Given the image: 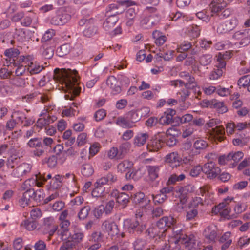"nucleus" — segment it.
I'll return each mask as SVG.
<instances>
[{
  "label": "nucleus",
  "instance_id": "34",
  "mask_svg": "<svg viewBox=\"0 0 250 250\" xmlns=\"http://www.w3.org/2000/svg\"><path fill=\"white\" fill-rule=\"evenodd\" d=\"M133 165V163L132 161L125 160L120 163L117 165V170L118 172L120 173H123L125 172L126 170L130 169Z\"/></svg>",
  "mask_w": 250,
  "mask_h": 250
},
{
  "label": "nucleus",
  "instance_id": "25",
  "mask_svg": "<svg viewBox=\"0 0 250 250\" xmlns=\"http://www.w3.org/2000/svg\"><path fill=\"white\" fill-rule=\"evenodd\" d=\"M133 201L135 204H138L141 207L146 208L149 205L150 199L145 198V195L142 192H138L135 194L133 197Z\"/></svg>",
  "mask_w": 250,
  "mask_h": 250
},
{
  "label": "nucleus",
  "instance_id": "22",
  "mask_svg": "<svg viewBox=\"0 0 250 250\" xmlns=\"http://www.w3.org/2000/svg\"><path fill=\"white\" fill-rule=\"evenodd\" d=\"M20 60L22 61L21 64H18L17 63H15V64H13L16 67L15 70L16 75L17 76H20L28 75V72H27V67L26 66L25 56H20Z\"/></svg>",
  "mask_w": 250,
  "mask_h": 250
},
{
  "label": "nucleus",
  "instance_id": "2",
  "mask_svg": "<svg viewBox=\"0 0 250 250\" xmlns=\"http://www.w3.org/2000/svg\"><path fill=\"white\" fill-rule=\"evenodd\" d=\"M234 206V211L236 214H240L246 209L244 204L236 203L233 197H228L218 205L214 207L212 209V212L215 214H220L224 217L230 215L231 211L230 206Z\"/></svg>",
  "mask_w": 250,
  "mask_h": 250
},
{
  "label": "nucleus",
  "instance_id": "35",
  "mask_svg": "<svg viewBox=\"0 0 250 250\" xmlns=\"http://www.w3.org/2000/svg\"><path fill=\"white\" fill-rule=\"evenodd\" d=\"M81 171L84 177H89L94 173V170L91 164L86 163L82 166Z\"/></svg>",
  "mask_w": 250,
  "mask_h": 250
},
{
  "label": "nucleus",
  "instance_id": "14",
  "mask_svg": "<svg viewBox=\"0 0 250 250\" xmlns=\"http://www.w3.org/2000/svg\"><path fill=\"white\" fill-rule=\"evenodd\" d=\"M71 18V16L67 11L62 10L51 19V22L55 25H62L66 23Z\"/></svg>",
  "mask_w": 250,
  "mask_h": 250
},
{
  "label": "nucleus",
  "instance_id": "41",
  "mask_svg": "<svg viewBox=\"0 0 250 250\" xmlns=\"http://www.w3.org/2000/svg\"><path fill=\"white\" fill-rule=\"evenodd\" d=\"M126 116L133 127L136 126L135 123L140 119L139 114L136 111H131L127 114Z\"/></svg>",
  "mask_w": 250,
  "mask_h": 250
},
{
  "label": "nucleus",
  "instance_id": "53",
  "mask_svg": "<svg viewBox=\"0 0 250 250\" xmlns=\"http://www.w3.org/2000/svg\"><path fill=\"white\" fill-rule=\"evenodd\" d=\"M250 83V75H245L241 77L238 81V85L240 88L248 87Z\"/></svg>",
  "mask_w": 250,
  "mask_h": 250
},
{
  "label": "nucleus",
  "instance_id": "11",
  "mask_svg": "<svg viewBox=\"0 0 250 250\" xmlns=\"http://www.w3.org/2000/svg\"><path fill=\"white\" fill-rule=\"evenodd\" d=\"M43 233L53 235L58 229V226L55 224V221L53 217H48L43 219V224L42 227Z\"/></svg>",
  "mask_w": 250,
  "mask_h": 250
},
{
  "label": "nucleus",
  "instance_id": "8",
  "mask_svg": "<svg viewBox=\"0 0 250 250\" xmlns=\"http://www.w3.org/2000/svg\"><path fill=\"white\" fill-rule=\"evenodd\" d=\"M220 168L213 162L205 164L203 167V172L210 179L216 177L220 173Z\"/></svg>",
  "mask_w": 250,
  "mask_h": 250
},
{
  "label": "nucleus",
  "instance_id": "17",
  "mask_svg": "<svg viewBox=\"0 0 250 250\" xmlns=\"http://www.w3.org/2000/svg\"><path fill=\"white\" fill-rule=\"evenodd\" d=\"M20 54L19 50L16 48H10L7 49L4 51V55L6 56V62L4 65L9 66L12 64H15V60Z\"/></svg>",
  "mask_w": 250,
  "mask_h": 250
},
{
  "label": "nucleus",
  "instance_id": "45",
  "mask_svg": "<svg viewBox=\"0 0 250 250\" xmlns=\"http://www.w3.org/2000/svg\"><path fill=\"white\" fill-rule=\"evenodd\" d=\"M33 190V193L31 196L35 201L40 202L43 200L44 197V193L43 190L38 189L36 191Z\"/></svg>",
  "mask_w": 250,
  "mask_h": 250
},
{
  "label": "nucleus",
  "instance_id": "10",
  "mask_svg": "<svg viewBox=\"0 0 250 250\" xmlns=\"http://www.w3.org/2000/svg\"><path fill=\"white\" fill-rule=\"evenodd\" d=\"M40 118L37 122V126L40 128L48 125L57 120L55 116H51L47 110H43L40 114Z\"/></svg>",
  "mask_w": 250,
  "mask_h": 250
},
{
  "label": "nucleus",
  "instance_id": "31",
  "mask_svg": "<svg viewBox=\"0 0 250 250\" xmlns=\"http://www.w3.org/2000/svg\"><path fill=\"white\" fill-rule=\"evenodd\" d=\"M38 225V223L37 221L33 219H26L22 221L21 224V226L27 230L32 231L37 228Z\"/></svg>",
  "mask_w": 250,
  "mask_h": 250
},
{
  "label": "nucleus",
  "instance_id": "38",
  "mask_svg": "<svg viewBox=\"0 0 250 250\" xmlns=\"http://www.w3.org/2000/svg\"><path fill=\"white\" fill-rule=\"evenodd\" d=\"M154 22L150 21V16H143L141 18L140 24L144 29H149L151 28L153 25Z\"/></svg>",
  "mask_w": 250,
  "mask_h": 250
},
{
  "label": "nucleus",
  "instance_id": "39",
  "mask_svg": "<svg viewBox=\"0 0 250 250\" xmlns=\"http://www.w3.org/2000/svg\"><path fill=\"white\" fill-rule=\"evenodd\" d=\"M212 60V55L211 54H205L200 56L199 62L201 65L206 66L210 64Z\"/></svg>",
  "mask_w": 250,
  "mask_h": 250
},
{
  "label": "nucleus",
  "instance_id": "64",
  "mask_svg": "<svg viewBox=\"0 0 250 250\" xmlns=\"http://www.w3.org/2000/svg\"><path fill=\"white\" fill-rule=\"evenodd\" d=\"M250 243V238L247 236L240 237L237 242V246L243 249L247 246Z\"/></svg>",
  "mask_w": 250,
  "mask_h": 250
},
{
  "label": "nucleus",
  "instance_id": "62",
  "mask_svg": "<svg viewBox=\"0 0 250 250\" xmlns=\"http://www.w3.org/2000/svg\"><path fill=\"white\" fill-rule=\"evenodd\" d=\"M174 54V51L173 50H168L165 53L160 52L157 54V56L160 58H163L165 61H169L171 59Z\"/></svg>",
  "mask_w": 250,
  "mask_h": 250
},
{
  "label": "nucleus",
  "instance_id": "49",
  "mask_svg": "<svg viewBox=\"0 0 250 250\" xmlns=\"http://www.w3.org/2000/svg\"><path fill=\"white\" fill-rule=\"evenodd\" d=\"M210 12L207 10H203L199 11L196 14L197 17L203 21L208 22L210 21V16L209 15Z\"/></svg>",
  "mask_w": 250,
  "mask_h": 250
},
{
  "label": "nucleus",
  "instance_id": "36",
  "mask_svg": "<svg viewBox=\"0 0 250 250\" xmlns=\"http://www.w3.org/2000/svg\"><path fill=\"white\" fill-rule=\"evenodd\" d=\"M153 37L155 40V42L157 45H162L166 42L167 37L162 32L156 30L153 32Z\"/></svg>",
  "mask_w": 250,
  "mask_h": 250
},
{
  "label": "nucleus",
  "instance_id": "54",
  "mask_svg": "<svg viewBox=\"0 0 250 250\" xmlns=\"http://www.w3.org/2000/svg\"><path fill=\"white\" fill-rule=\"evenodd\" d=\"M27 145L31 148H38L42 146V143L41 139L34 138L29 140Z\"/></svg>",
  "mask_w": 250,
  "mask_h": 250
},
{
  "label": "nucleus",
  "instance_id": "48",
  "mask_svg": "<svg viewBox=\"0 0 250 250\" xmlns=\"http://www.w3.org/2000/svg\"><path fill=\"white\" fill-rule=\"evenodd\" d=\"M95 188L92 191V195L94 197L104 196L107 193L105 192L104 187L95 186Z\"/></svg>",
  "mask_w": 250,
  "mask_h": 250
},
{
  "label": "nucleus",
  "instance_id": "4",
  "mask_svg": "<svg viewBox=\"0 0 250 250\" xmlns=\"http://www.w3.org/2000/svg\"><path fill=\"white\" fill-rule=\"evenodd\" d=\"M182 229H177V228L173 229V235L170 238L178 239V244L182 246V250H194L196 243L195 236L190 234L183 236Z\"/></svg>",
  "mask_w": 250,
  "mask_h": 250
},
{
  "label": "nucleus",
  "instance_id": "29",
  "mask_svg": "<svg viewBox=\"0 0 250 250\" xmlns=\"http://www.w3.org/2000/svg\"><path fill=\"white\" fill-rule=\"evenodd\" d=\"M149 135L147 133H139L133 139V144L135 146L140 147L145 145L148 139Z\"/></svg>",
  "mask_w": 250,
  "mask_h": 250
},
{
  "label": "nucleus",
  "instance_id": "15",
  "mask_svg": "<svg viewBox=\"0 0 250 250\" xmlns=\"http://www.w3.org/2000/svg\"><path fill=\"white\" fill-rule=\"evenodd\" d=\"M45 180H46V179H45V177L40 173L34 174L31 178L25 181L24 185L26 188L34 186L40 187L45 183Z\"/></svg>",
  "mask_w": 250,
  "mask_h": 250
},
{
  "label": "nucleus",
  "instance_id": "5",
  "mask_svg": "<svg viewBox=\"0 0 250 250\" xmlns=\"http://www.w3.org/2000/svg\"><path fill=\"white\" fill-rule=\"evenodd\" d=\"M220 123V121L218 119H210L206 124V125L208 127H211L212 129L209 131L210 135L215 139L219 142H222L225 138V129L222 125L216 126L214 128L213 126L216 125Z\"/></svg>",
  "mask_w": 250,
  "mask_h": 250
},
{
  "label": "nucleus",
  "instance_id": "32",
  "mask_svg": "<svg viewBox=\"0 0 250 250\" xmlns=\"http://www.w3.org/2000/svg\"><path fill=\"white\" fill-rule=\"evenodd\" d=\"M210 103V106L216 109L219 113L223 114L228 111L227 107L222 102H220L216 99H214L211 101Z\"/></svg>",
  "mask_w": 250,
  "mask_h": 250
},
{
  "label": "nucleus",
  "instance_id": "9",
  "mask_svg": "<svg viewBox=\"0 0 250 250\" xmlns=\"http://www.w3.org/2000/svg\"><path fill=\"white\" fill-rule=\"evenodd\" d=\"M72 234L70 232L68 241L71 242L72 244L76 245L78 244L83 241L84 237V233L83 229L77 226H73Z\"/></svg>",
  "mask_w": 250,
  "mask_h": 250
},
{
  "label": "nucleus",
  "instance_id": "19",
  "mask_svg": "<svg viewBox=\"0 0 250 250\" xmlns=\"http://www.w3.org/2000/svg\"><path fill=\"white\" fill-rule=\"evenodd\" d=\"M46 180L45 182L48 184V189H57L61 186V183L63 182V178L62 176L59 175H55L54 177L52 178L51 175L48 174L46 177H45Z\"/></svg>",
  "mask_w": 250,
  "mask_h": 250
},
{
  "label": "nucleus",
  "instance_id": "6",
  "mask_svg": "<svg viewBox=\"0 0 250 250\" xmlns=\"http://www.w3.org/2000/svg\"><path fill=\"white\" fill-rule=\"evenodd\" d=\"M32 166L31 164L23 163L17 167L11 172V176L21 180L27 175L31 171Z\"/></svg>",
  "mask_w": 250,
  "mask_h": 250
},
{
  "label": "nucleus",
  "instance_id": "40",
  "mask_svg": "<svg viewBox=\"0 0 250 250\" xmlns=\"http://www.w3.org/2000/svg\"><path fill=\"white\" fill-rule=\"evenodd\" d=\"M71 50L69 44H64L58 47L56 50V53L59 57H63L68 54Z\"/></svg>",
  "mask_w": 250,
  "mask_h": 250
},
{
  "label": "nucleus",
  "instance_id": "27",
  "mask_svg": "<svg viewBox=\"0 0 250 250\" xmlns=\"http://www.w3.org/2000/svg\"><path fill=\"white\" fill-rule=\"evenodd\" d=\"M219 242L222 243L221 250H226L232 244L231 233L229 231L225 232L219 239Z\"/></svg>",
  "mask_w": 250,
  "mask_h": 250
},
{
  "label": "nucleus",
  "instance_id": "47",
  "mask_svg": "<svg viewBox=\"0 0 250 250\" xmlns=\"http://www.w3.org/2000/svg\"><path fill=\"white\" fill-rule=\"evenodd\" d=\"M95 188L92 191V195L94 197L104 196L107 193L105 192L104 187L95 186Z\"/></svg>",
  "mask_w": 250,
  "mask_h": 250
},
{
  "label": "nucleus",
  "instance_id": "50",
  "mask_svg": "<svg viewBox=\"0 0 250 250\" xmlns=\"http://www.w3.org/2000/svg\"><path fill=\"white\" fill-rule=\"evenodd\" d=\"M229 155H230V159L231 161H233L234 163V165L233 164V166H235V165L243 158L244 156V154L242 151H237V152H230Z\"/></svg>",
  "mask_w": 250,
  "mask_h": 250
},
{
  "label": "nucleus",
  "instance_id": "59",
  "mask_svg": "<svg viewBox=\"0 0 250 250\" xmlns=\"http://www.w3.org/2000/svg\"><path fill=\"white\" fill-rule=\"evenodd\" d=\"M96 32L97 28L93 25H90L83 30V34L85 37H90L95 35Z\"/></svg>",
  "mask_w": 250,
  "mask_h": 250
},
{
  "label": "nucleus",
  "instance_id": "46",
  "mask_svg": "<svg viewBox=\"0 0 250 250\" xmlns=\"http://www.w3.org/2000/svg\"><path fill=\"white\" fill-rule=\"evenodd\" d=\"M91 210V208L89 206H85L83 207L79 212L78 215L80 220H84L86 218L89 214Z\"/></svg>",
  "mask_w": 250,
  "mask_h": 250
},
{
  "label": "nucleus",
  "instance_id": "37",
  "mask_svg": "<svg viewBox=\"0 0 250 250\" xmlns=\"http://www.w3.org/2000/svg\"><path fill=\"white\" fill-rule=\"evenodd\" d=\"M108 204L105 207L103 205H101L98 207L95 208L93 210V214L94 216L97 218H100L104 212L105 214H108L109 212V209L107 208Z\"/></svg>",
  "mask_w": 250,
  "mask_h": 250
},
{
  "label": "nucleus",
  "instance_id": "3",
  "mask_svg": "<svg viewBox=\"0 0 250 250\" xmlns=\"http://www.w3.org/2000/svg\"><path fill=\"white\" fill-rule=\"evenodd\" d=\"M176 223V220L172 216H165L161 218L157 222L156 227L154 228H149L147 229L148 234L150 237H157L160 240H162L163 237L165 236L166 228H170L173 226Z\"/></svg>",
  "mask_w": 250,
  "mask_h": 250
},
{
  "label": "nucleus",
  "instance_id": "30",
  "mask_svg": "<svg viewBox=\"0 0 250 250\" xmlns=\"http://www.w3.org/2000/svg\"><path fill=\"white\" fill-rule=\"evenodd\" d=\"M167 19L169 21H177L179 23L187 21V17L181 12L173 11L170 12Z\"/></svg>",
  "mask_w": 250,
  "mask_h": 250
},
{
  "label": "nucleus",
  "instance_id": "55",
  "mask_svg": "<svg viewBox=\"0 0 250 250\" xmlns=\"http://www.w3.org/2000/svg\"><path fill=\"white\" fill-rule=\"evenodd\" d=\"M192 43L188 41H184L180 45H178L177 47V51L178 52H182V51H186L192 47Z\"/></svg>",
  "mask_w": 250,
  "mask_h": 250
},
{
  "label": "nucleus",
  "instance_id": "51",
  "mask_svg": "<svg viewBox=\"0 0 250 250\" xmlns=\"http://www.w3.org/2000/svg\"><path fill=\"white\" fill-rule=\"evenodd\" d=\"M163 140H164V143L166 142L167 146H173L176 143V137L167 135V134L161 133Z\"/></svg>",
  "mask_w": 250,
  "mask_h": 250
},
{
  "label": "nucleus",
  "instance_id": "58",
  "mask_svg": "<svg viewBox=\"0 0 250 250\" xmlns=\"http://www.w3.org/2000/svg\"><path fill=\"white\" fill-rule=\"evenodd\" d=\"M151 197L155 204L163 203L167 198L166 195L164 194L162 192H161L160 194H158L156 195H152Z\"/></svg>",
  "mask_w": 250,
  "mask_h": 250
},
{
  "label": "nucleus",
  "instance_id": "52",
  "mask_svg": "<svg viewBox=\"0 0 250 250\" xmlns=\"http://www.w3.org/2000/svg\"><path fill=\"white\" fill-rule=\"evenodd\" d=\"M201 28L196 25H192L189 28V34L193 38L198 37L200 35Z\"/></svg>",
  "mask_w": 250,
  "mask_h": 250
},
{
  "label": "nucleus",
  "instance_id": "33",
  "mask_svg": "<svg viewBox=\"0 0 250 250\" xmlns=\"http://www.w3.org/2000/svg\"><path fill=\"white\" fill-rule=\"evenodd\" d=\"M116 124L124 128H131L133 126L130 123L127 116H119L115 120Z\"/></svg>",
  "mask_w": 250,
  "mask_h": 250
},
{
  "label": "nucleus",
  "instance_id": "18",
  "mask_svg": "<svg viewBox=\"0 0 250 250\" xmlns=\"http://www.w3.org/2000/svg\"><path fill=\"white\" fill-rule=\"evenodd\" d=\"M233 38L240 40L239 44L245 46L250 43V29H246L243 32L237 31L234 33Z\"/></svg>",
  "mask_w": 250,
  "mask_h": 250
},
{
  "label": "nucleus",
  "instance_id": "23",
  "mask_svg": "<svg viewBox=\"0 0 250 250\" xmlns=\"http://www.w3.org/2000/svg\"><path fill=\"white\" fill-rule=\"evenodd\" d=\"M165 161L174 168L180 165L181 159L177 152H171L166 156Z\"/></svg>",
  "mask_w": 250,
  "mask_h": 250
},
{
  "label": "nucleus",
  "instance_id": "56",
  "mask_svg": "<svg viewBox=\"0 0 250 250\" xmlns=\"http://www.w3.org/2000/svg\"><path fill=\"white\" fill-rule=\"evenodd\" d=\"M207 146V142L201 139H197L193 144V147L197 150L204 149L206 148Z\"/></svg>",
  "mask_w": 250,
  "mask_h": 250
},
{
  "label": "nucleus",
  "instance_id": "61",
  "mask_svg": "<svg viewBox=\"0 0 250 250\" xmlns=\"http://www.w3.org/2000/svg\"><path fill=\"white\" fill-rule=\"evenodd\" d=\"M222 69L216 68L214 69L209 74V79L211 80H216L220 78L222 75Z\"/></svg>",
  "mask_w": 250,
  "mask_h": 250
},
{
  "label": "nucleus",
  "instance_id": "26",
  "mask_svg": "<svg viewBox=\"0 0 250 250\" xmlns=\"http://www.w3.org/2000/svg\"><path fill=\"white\" fill-rule=\"evenodd\" d=\"M178 239L169 238L168 240V243H165L160 248V250H182V246L178 244Z\"/></svg>",
  "mask_w": 250,
  "mask_h": 250
},
{
  "label": "nucleus",
  "instance_id": "63",
  "mask_svg": "<svg viewBox=\"0 0 250 250\" xmlns=\"http://www.w3.org/2000/svg\"><path fill=\"white\" fill-rule=\"evenodd\" d=\"M146 245L145 240L142 239H137L133 243L135 250H143Z\"/></svg>",
  "mask_w": 250,
  "mask_h": 250
},
{
  "label": "nucleus",
  "instance_id": "21",
  "mask_svg": "<svg viewBox=\"0 0 250 250\" xmlns=\"http://www.w3.org/2000/svg\"><path fill=\"white\" fill-rule=\"evenodd\" d=\"M60 234L62 240L66 241L70 235L69 227L70 225L69 220L60 221Z\"/></svg>",
  "mask_w": 250,
  "mask_h": 250
},
{
  "label": "nucleus",
  "instance_id": "28",
  "mask_svg": "<svg viewBox=\"0 0 250 250\" xmlns=\"http://www.w3.org/2000/svg\"><path fill=\"white\" fill-rule=\"evenodd\" d=\"M124 236L123 233L119 234V230L116 224L115 223H110V237L111 239L115 242H119Z\"/></svg>",
  "mask_w": 250,
  "mask_h": 250
},
{
  "label": "nucleus",
  "instance_id": "43",
  "mask_svg": "<svg viewBox=\"0 0 250 250\" xmlns=\"http://www.w3.org/2000/svg\"><path fill=\"white\" fill-rule=\"evenodd\" d=\"M30 191V189L27 190L23 194L21 198L20 199L19 203L21 207H25L28 205L30 201V197H31L29 194Z\"/></svg>",
  "mask_w": 250,
  "mask_h": 250
},
{
  "label": "nucleus",
  "instance_id": "1",
  "mask_svg": "<svg viewBox=\"0 0 250 250\" xmlns=\"http://www.w3.org/2000/svg\"><path fill=\"white\" fill-rule=\"evenodd\" d=\"M78 76L75 70L56 69L54 79L62 85V88L65 91L77 94L80 89L78 87Z\"/></svg>",
  "mask_w": 250,
  "mask_h": 250
},
{
  "label": "nucleus",
  "instance_id": "24",
  "mask_svg": "<svg viewBox=\"0 0 250 250\" xmlns=\"http://www.w3.org/2000/svg\"><path fill=\"white\" fill-rule=\"evenodd\" d=\"M148 177L151 181H154L158 178L161 166L159 165H147L146 166Z\"/></svg>",
  "mask_w": 250,
  "mask_h": 250
},
{
  "label": "nucleus",
  "instance_id": "12",
  "mask_svg": "<svg viewBox=\"0 0 250 250\" xmlns=\"http://www.w3.org/2000/svg\"><path fill=\"white\" fill-rule=\"evenodd\" d=\"M25 59L28 74L30 75L37 74L40 73L43 69L42 65L34 60L31 59L30 57H25Z\"/></svg>",
  "mask_w": 250,
  "mask_h": 250
},
{
  "label": "nucleus",
  "instance_id": "20",
  "mask_svg": "<svg viewBox=\"0 0 250 250\" xmlns=\"http://www.w3.org/2000/svg\"><path fill=\"white\" fill-rule=\"evenodd\" d=\"M217 229L215 226L210 225L205 229L203 235L209 242H215L217 236Z\"/></svg>",
  "mask_w": 250,
  "mask_h": 250
},
{
  "label": "nucleus",
  "instance_id": "16",
  "mask_svg": "<svg viewBox=\"0 0 250 250\" xmlns=\"http://www.w3.org/2000/svg\"><path fill=\"white\" fill-rule=\"evenodd\" d=\"M164 145V140H163L161 133H159L147 146V149L149 151H157L159 150Z\"/></svg>",
  "mask_w": 250,
  "mask_h": 250
},
{
  "label": "nucleus",
  "instance_id": "60",
  "mask_svg": "<svg viewBox=\"0 0 250 250\" xmlns=\"http://www.w3.org/2000/svg\"><path fill=\"white\" fill-rule=\"evenodd\" d=\"M201 171H203V167L199 165H196L191 168L189 175L193 177H196L200 174Z\"/></svg>",
  "mask_w": 250,
  "mask_h": 250
},
{
  "label": "nucleus",
  "instance_id": "44",
  "mask_svg": "<svg viewBox=\"0 0 250 250\" xmlns=\"http://www.w3.org/2000/svg\"><path fill=\"white\" fill-rule=\"evenodd\" d=\"M10 83L13 85L19 87H24L26 85L25 79L18 77L11 79Z\"/></svg>",
  "mask_w": 250,
  "mask_h": 250
},
{
  "label": "nucleus",
  "instance_id": "7",
  "mask_svg": "<svg viewBox=\"0 0 250 250\" xmlns=\"http://www.w3.org/2000/svg\"><path fill=\"white\" fill-rule=\"evenodd\" d=\"M115 201L124 208L129 202V196L125 193H119L117 190H114L110 194V208L113 207Z\"/></svg>",
  "mask_w": 250,
  "mask_h": 250
},
{
  "label": "nucleus",
  "instance_id": "13",
  "mask_svg": "<svg viewBox=\"0 0 250 250\" xmlns=\"http://www.w3.org/2000/svg\"><path fill=\"white\" fill-rule=\"evenodd\" d=\"M124 225L127 228L129 233L136 232L140 233L146 228L145 225L140 224L139 220H126L124 222Z\"/></svg>",
  "mask_w": 250,
  "mask_h": 250
},
{
  "label": "nucleus",
  "instance_id": "57",
  "mask_svg": "<svg viewBox=\"0 0 250 250\" xmlns=\"http://www.w3.org/2000/svg\"><path fill=\"white\" fill-rule=\"evenodd\" d=\"M186 176L184 174L177 175L175 174H172L168 179V182L170 184H174L177 182L183 181Z\"/></svg>",
  "mask_w": 250,
  "mask_h": 250
},
{
  "label": "nucleus",
  "instance_id": "42",
  "mask_svg": "<svg viewBox=\"0 0 250 250\" xmlns=\"http://www.w3.org/2000/svg\"><path fill=\"white\" fill-rule=\"evenodd\" d=\"M78 104L73 102L71 105V106L67 109L63 110L62 111V114L63 116L66 117H72L75 115L77 112L76 110L73 108L74 107H77Z\"/></svg>",
  "mask_w": 250,
  "mask_h": 250
}]
</instances>
